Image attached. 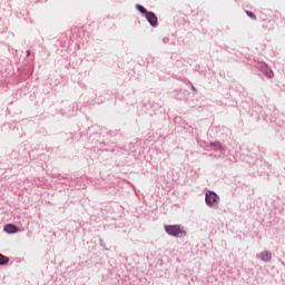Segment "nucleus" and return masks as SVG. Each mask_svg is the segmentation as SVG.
<instances>
[{"instance_id":"obj_8","label":"nucleus","mask_w":285,"mask_h":285,"mask_svg":"<svg viewBox=\"0 0 285 285\" xmlns=\"http://www.w3.org/2000/svg\"><path fill=\"white\" fill-rule=\"evenodd\" d=\"M247 17H249V19H253L254 21H257V17L255 16V13L250 12V11H246Z\"/></svg>"},{"instance_id":"obj_9","label":"nucleus","mask_w":285,"mask_h":285,"mask_svg":"<svg viewBox=\"0 0 285 285\" xmlns=\"http://www.w3.org/2000/svg\"><path fill=\"white\" fill-rule=\"evenodd\" d=\"M212 146H214L215 148H222V144L219 142H212Z\"/></svg>"},{"instance_id":"obj_3","label":"nucleus","mask_w":285,"mask_h":285,"mask_svg":"<svg viewBox=\"0 0 285 285\" xmlns=\"http://www.w3.org/2000/svg\"><path fill=\"white\" fill-rule=\"evenodd\" d=\"M146 19H147V21H148V23H150V26L153 27V28H157V26L159 24L158 22H157V14H155L154 12H148V13H146Z\"/></svg>"},{"instance_id":"obj_5","label":"nucleus","mask_w":285,"mask_h":285,"mask_svg":"<svg viewBox=\"0 0 285 285\" xmlns=\"http://www.w3.org/2000/svg\"><path fill=\"white\" fill-rule=\"evenodd\" d=\"M261 257H262L263 262H271V253H268V252H263L261 254Z\"/></svg>"},{"instance_id":"obj_4","label":"nucleus","mask_w":285,"mask_h":285,"mask_svg":"<svg viewBox=\"0 0 285 285\" xmlns=\"http://www.w3.org/2000/svg\"><path fill=\"white\" fill-rule=\"evenodd\" d=\"M4 233L14 234L19 232V228L12 224H7L3 228Z\"/></svg>"},{"instance_id":"obj_1","label":"nucleus","mask_w":285,"mask_h":285,"mask_svg":"<svg viewBox=\"0 0 285 285\" xmlns=\"http://www.w3.org/2000/svg\"><path fill=\"white\" fill-rule=\"evenodd\" d=\"M165 230L167 234L171 235V237H186V230L179 225L165 226Z\"/></svg>"},{"instance_id":"obj_7","label":"nucleus","mask_w":285,"mask_h":285,"mask_svg":"<svg viewBox=\"0 0 285 285\" xmlns=\"http://www.w3.org/2000/svg\"><path fill=\"white\" fill-rule=\"evenodd\" d=\"M136 9L141 12V14H146L148 13V11H146V8H144L141 4H136Z\"/></svg>"},{"instance_id":"obj_6","label":"nucleus","mask_w":285,"mask_h":285,"mask_svg":"<svg viewBox=\"0 0 285 285\" xmlns=\"http://www.w3.org/2000/svg\"><path fill=\"white\" fill-rule=\"evenodd\" d=\"M8 262H10V259L4 255L0 254V266L8 264Z\"/></svg>"},{"instance_id":"obj_2","label":"nucleus","mask_w":285,"mask_h":285,"mask_svg":"<svg viewBox=\"0 0 285 285\" xmlns=\"http://www.w3.org/2000/svg\"><path fill=\"white\" fill-rule=\"evenodd\" d=\"M219 198L217 197V194L209 191L206 194L205 202L208 204V206H213V204H217V200Z\"/></svg>"}]
</instances>
